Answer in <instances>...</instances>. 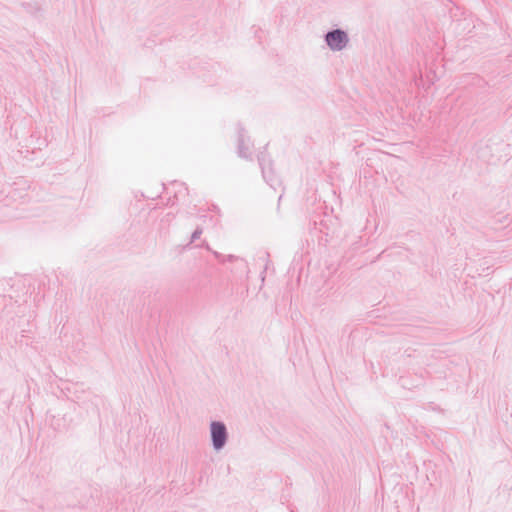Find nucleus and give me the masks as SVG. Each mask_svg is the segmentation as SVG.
I'll list each match as a JSON object with an SVG mask.
<instances>
[{"label": "nucleus", "mask_w": 512, "mask_h": 512, "mask_svg": "<svg viewBox=\"0 0 512 512\" xmlns=\"http://www.w3.org/2000/svg\"><path fill=\"white\" fill-rule=\"evenodd\" d=\"M210 437L215 451H220L225 447L228 441V431L224 422L212 421L210 423Z\"/></svg>", "instance_id": "1"}, {"label": "nucleus", "mask_w": 512, "mask_h": 512, "mask_svg": "<svg viewBox=\"0 0 512 512\" xmlns=\"http://www.w3.org/2000/svg\"><path fill=\"white\" fill-rule=\"evenodd\" d=\"M234 258H235V257H234L233 255H229V256L227 257V260H228V261H232Z\"/></svg>", "instance_id": "7"}, {"label": "nucleus", "mask_w": 512, "mask_h": 512, "mask_svg": "<svg viewBox=\"0 0 512 512\" xmlns=\"http://www.w3.org/2000/svg\"><path fill=\"white\" fill-rule=\"evenodd\" d=\"M326 45L332 51H341L346 48L349 43V37L343 29H331L324 35Z\"/></svg>", "instance_id": "2"}, {"label": "nucleus", "mask_w": 512, "mask_h": 512, "mask_svg": "<svg viewBox=\"0 0 512 512\" xmlns=\"http://www.w3.org/2000/svg\"><path fill=\"white\" fill-rule=\"evenodd\" d=\"M258 162L262 170V174L266 182L273 188L278 184V181L274 175V171L272 168V163L270 160H267L263 153L258 155Z\"/></svg>", "instance_id": "3"}, {"label": "nucleus", "mask_w": 512, "mask_h": 512, "mask_svg": "<svg viewBox=\"0 0 512 512\" xmlns=\"http://www.w3.org/2000/svg\"><path fill=\"white\" fill-rule=\"evenodd\" d=\"M202 233H203V228L200 226H197L191 235L190 243H193L196 240H198L201 237Z\"/></svg>", "instance_id": "5"}, {"label": "nucleus", "mask_w": 512, "mask_h": 512, "mask_svg": "<svg viewBox=\"0 0 512 512\" xmlns=\"http://www.w3.org/2000/svg\"><path fill=\"white\" fill-rule=\"evenodd\" d=\"M214 254H215V256H216L219 260L224 261V259H222V255H220V254H219V253H217V252H215Z\"/></svg>", "instance_id": "6"}, {"label": "nucleus", "mask_w": 512, "mask_h": 512, "mask_svg": "<svg viewBox=\"0 0 512 512\" xmlns=\"http://www.w3.org/2000/svg\"><path fill=\"white\" fill-rule=\"evenodd\" d=\"M245 129L243 127H239L238 129V145H237V153L238 156L244 159L251 158L250 147L246 142Z\"/></svg>", "instance_id": "4"}]
</instances>
